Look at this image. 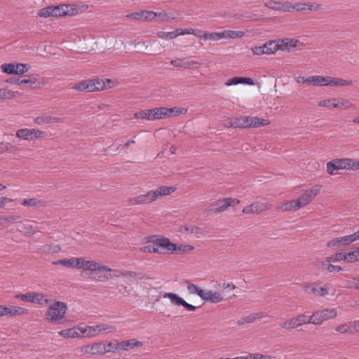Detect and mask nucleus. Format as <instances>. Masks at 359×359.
Returning <instances> with one entry per match:
<instances>
[{"mask_svg":"<svg viewBox=\"0 0 359 359\" xmlns=\"http://www.w3.org/2000/svg\"><path fill=\"white\" fill-rule=\"evenodd\" d=\"M32 129L22 128L19 129L16 132V136L25 140H32Z\"/></svg>","mask_w":359,"mask_h":359,"instance_id":"473e14b6","label":"nucleus"},{"mask_svg":"<svg viewBox=\"0 0 359 359\" xmlns=\"http://www.w3.org/2000/svg\"><path fill=\"white\" fill-rule=\"evenodd\" d=\"M265 6L275 11H282L285 12V2L275 1H269L264 4Z\"/></svg>","mask_w":359,"mask_h":359,"instance_id":"2f4dec72","label":"nucleus"},{"mask_svg":"<svg viewBox=\"0 0 359 359\" xmlns=\"http://www.w3.org/2000/svg\"><path fill=\"white\" fill-rule=\"evenodd\" d=\"M180 231H185L189 232L191 233H199L201 232V229L196 226H182L180 229Z\"/></svg>","mask_w":359,"mask_h":359,"instance_id":"680f3d73","label":"nucleus"},{"mask_svg":"<svg viewBox=\"0 0 359 359\" xmlns=\"http://www.w3.org/2000/svg\"><path fill=\"white\" fill-rule=\"evenodd\" d=\"M320 190V185H314L312 188L309 190H306L304 193H303L297 199V202L299 206V208H303L308 205L314 197L319 193Z\"/></svg>","mask_w":359,"mask_h":359,"instance_id":"39448f33","label":"nucleus"},{"mask_svg":"<svg viewBox=\"0 0 359 359\" xmlns=\"http://www.w3.org/2000/svg\"><path fill=\"white\" fill-rule=\"evenodd\" d=\"M36 83V79L33 75L29 76L27 79H20V85L25 86L27 85L31 88H33L32 86Z\"/></svg>","mask_w":359,"mask_h":359,"instance_id":"338daca9","label":"nucleus"},{"mask_svg":"<svg viewBox=\"0 0 359 359\" xmlns=\"http://www.w3.org/2000/svg\"><path fill=\"white\" fill-rule=\"evenodd\" d=\"M224 34L225 36L224 39L242 38L245 36V32L243 31L225 30L224 31Z\"/></svg>","mask_w":359,"mask_h":359,"instance_id":"a19ab883","label":"nucleus"},{"mask_svg":"<svg viewBox=\"0 0 359 359\" xmlns=\"http://www.w3.org/2000/svg\"><path fill=\"white\" fill-rule=\"evenodd\" d=\"M355 241L353 233L343 237H338L329 241L327 243L328 248L340 247L347 245Z\"/></svg>","mask_w":359,"mask_h":359,"instance_id":"f8f14e48","label":"nucleus"},{"mask_svg":"<svg viewBox=\"0 0 359 359\" xmlns=\"http://www.w3.org/2000/svg\"><path fill=\"white\" fill-rule=\"evenodd\" d=\"M337 312L334 309H325L318 310L313 313L310 316V320H312L313 324L316 325H321L324 321L335 318Z\"/></svg>","mask_w":359,"mask_h":359,"instance_id":"20e7f679","label":"nucleus"},{"mask_svg":"<svg viewBox=\"0 0 359 359\" xmlns=\"http://www.w3.org/2000/svg\"><path fill=\"white\" fill-rule=\"evenodd\" d=\"M15 63H4L1 65L2 72L8 74H14L15 71Z\"/></svg>","mask_w":359,"mask_h":359,"instance_id":"8fccbe9b","label":"nucleus"},{"mask_svg":"<svg viewBox=\"0 0 359 359\" xmlns=\"http://www.w3.org/2000/svg\"><path fill=\"white\" fill-rule=\"evenodd\" d=\"M175 190L176 188L172 187L161 186L155 190L148 191L147 194L130 198L128 200V203L131 205L147 204L155 201L161 196L169 195Z\"/></svg>","mask_w":359,"mask_h":359,"instance_id":"f257e3e1","label":"nucleus"},{"mask_svg":"<svg viewBox=\"0 0 359 359\" xmlns=\"http://www.w3.org/2000/svg\"><path fill=\"white\" fill-rule=\"evenodd\" d=\"M321 269L323 271L329 273H337L342 270V268L339 266L333 265L332 262L325 259L321 264Z\"/></svg>","mask_w":359,"mask_h":359,"instance_id":"393cba45","label":"nucleus"},{"mask_svg":"<svg viewBox=\"0 0 359 359\" xmlns=\"http://www.w3.org/2000/svg\"><path fill=\"white\" fill-rule=\"evenodd\" d=\"M29 69V67L26 65V64H22V63H18V64H15V74H17V75H20V74H22L25 72H27Z\"/></svg>","mask_w":359,"mask_h":359,"instance_id":"4d7b16f0","label":"nucleus"},{"mask_svg":"<svg viewBox=\"0 0 359 359\" xmlns=\"http://www.w3.org/2000/svg\"><path fill=\"white\" fill-rule=\"evenodd\" d=\"M318 105L324 107H330L332 106L334 108L338 109H349L353 104L348 100L346 99H329L320 100Z\"/></svg>","mask_w":359,"mask_h":359,"instance_id":"423d86ee","label":"nucleus"},{"mask_svg":"<svg viewBox=\"0 0 359 359\" xmlns=\"http://www.w3.org/2000/svg\"><path fill=\"white\" fill-rule=\"evenodd\" d=\"M267 46L264 43L262 46H255L251 48V50L255 55H262L264 54L268 55V49L266 48Z\"/></svg>","mask_w":359,"mask_h":359,"instance_id":"3c124183","label":"nucleus"},{"mask_svg":"<svg viewBox=\"0 0 359 359\" xmlns=\"http://www.w3.org/2000/svg\"><path fill=\"white\" fill-rule=\"evenodd\" d=\"M66 15L73 16L78 13V8L74 4H65Z\"/></svg>","mask_w":359,"mask_h":359,"instance_id":"13d9d810","label":"nucleus"},{"mask_svg":"<svg viewBox=\"0 0 359 359\" xmlns=\"http://www.w3.org/2000/svg\"><path fill=\"white\" fill-rule=\"evenodd\" d=\"M269 121L266 119L260 118L257 116H240L235 118L231 121V126L235 128H258L266 126Z\"/></svg>","mask_w":359,"mask_h":359,"instance_id":"f03ea898","label":"nucleus"},{"mask_svg":"<svg viewBox=\"0 0 359 359\" xmlns=\"http://www.w3.org/2000/svg\"><path fill=\"white\" fill-rule=\"evenodd\" d=\"M199 39L204 40H211L214 41H219L225 38L224 31L221 32H203L202 34H195Z\"/></svg>","mask_w":359,"mask_h":359,"instance_id":"412c9836","label":"nucleus"},{"mask_svg":"<svg viewBox=\"0 0 359 359\" xmlns=\"http://www.w3.org/2000/svg\"><path fill=\"white\" fill-rule=\"evenodd\" d=\"M308 288L312 294L319 297L326 296L330 291V287L326 284L321 285L318 283H312Z\"/></svg>","mask_w":359,"mask_h":359,"instance_id":"f3484780","label":"nucleus"},{"mask_svg":"<svg viewBox=\"0 0 359 359\" xmlns=\"http://www.w3.org/2000/svg\"><path fill=\"white\" fill-rule=\"evenodd\" d=\"M267 316V314L264 312H258L252 313L248 316L241 318L238 320L237 323L238 325H243L245 323H252L255 320Z\"/></svg>","mask_w":359,"mask_h":359,"instance_id":"aec40b11","label":"nucleus"},{"mask_svg":"<svg viewBox=\"0 0 359 359\" xmlns=\"http://www.w3.org/2000/svg\"><path fill=\"white\" fill-rule=\"evenodd\" d=\"M255 213L259 214L263 211L269 210L271 208V205L269 203H264L260 202H257L252 203Z\"/></svg>","mask_w":359,"mask_h":359,"instance_id":"4c0bfd02","label":"nucleus"},{"mask_svg":"<svg viewBox=\"0 0 359 359\" xmlns=\"http://www.w3.org/2000/svg\"><path fill=\"white\" fill-rule=\"evenodd\" d=\"M306 9V4L304 3H297L292 4L290 2H285V12H291L293 11H304Z\"/></svg>","mask_w":359,"mask_h":359,"instance_id":"7c9ffc66","label":"nucleus"},{"mask_svg":"<svg viewBox=\"0 0 359 359\" xmlns=\"http://www.w3.org/2000/svg\"><path fill=\"white\" fill-rule=\"evenodd\" d=\"M72 88L79 91H88L92 92L91 80H85L76 85Z\"/></svg>","mask_w":359,"mask_h":359,"instance_id":"c756f323","label":"nucleus"},{"mask_svg":"<svg viewBox=\"0 0 359 359\" xmlns=\"http://www.w3.org/2000/svg\"><path fill=\"white\" fill-rule=\"evenodd\" d=\"M344 254L346 257L345 259L348 262H354L359 260V248L348 253L344 252Z\"/></svg>","mask_w":359,"mask_h":359,"instance_id":"49530a36","label":"nucleus"},{"mask_svg":"<svg viewBox=\"0 0 359 359\" xmlns=\"http://www.w3.org/2000/svg\"><path fill=\"white\" fill-rule=\"evenodd\" d=\"M205 302L211 303H219L223 300L222 295L218 292H213L212 290L205 291L201 298Z\"/></svg>","mask_w":359,"mask_h":359,"instance_id":"a211bd4d","label":"nucleus"},{"mask_svg":"<svg viewBox=\"0 0 359 359\" xmlns=\"http://www.w3.org/2000/svg\"><path fill=\"white\" fill-rule=\"evenodd\" d=\"M97 269H99V264L92 261V260H86L85 264V269L84 270H88L91 271H97Z\"/></svg>","mask_w":359,"mask_h":359,"instance_id":"69168bd1","label":"nucleus"},{"mask_svg":"<svg viewBox=\"0 0 359 359\" xmlns=\"http://www.w3.org/2000/svg\"><path fill=\"white\" fill-rule=\"evenodd\" d=\"M278 209L281 210L282 211H290L299 210L300 208L297 202V200H292L282 203L278 207Z\"/></svg>","mask_w":359,"mask_h":359,"instance_id":"c85d7f7f","label":"nucleus"},{"mask_svg":"<svg viewBox=\"0 0 359 359\" xmlns=\"http://www.w3.org/2000/svg\"><path fill=\"white\" fill-rule=\"evenodd\" d=\"M120 344L118 341H109L107 344H104V354L106 353H119Z\"/></svg>","mask_w":359,"mask_h":359,"instance_id":"cd10ccee","label":"nucleus"},{"mask_svg":"<svg viewBox=\"0 0 359 359\" xmlns=\"http://www.w3.org/2000/svg\"><path fill=\"white\" fill-rule=\"evenodd\" d=\"M136 118L146 119L149 121L161 119L160 107H156L151 109L141 110L134 114Z\"/></svg>","mask_w":359,"mask_h":359,"instance_id":"0eeeda50","label":"nucleus"},{"mask_svg":"<svg viewBox=\"0 0 359 359\" xmlns=\"http://www.w3.org/2000/svg\"><path fill=\"white\" fill-rule=\"evenodd\" d=\"M344 169L343 158H335L327 163V172L331 175H334L337 173V171Z\"/></svg>","mask_w":359,"mask_h":359,"instance_id":"4468645a","label":"nucleus"},{"mask_svg":"<svg viewBox=\"0 0 359 359\" xmlns=\"http://www.w3.org/2000/svg\"><path fill=\"white\" fill-rule=\"evenodd\" d=\"M27 313V310L25 308L19 306H10L8 316H19L22 314H25Z\"/></svg>","mask_w":359,"mask_h":359,"instance_id":"09e8293b","label":"nucleus"},{"mask_svg":"<svg viewBox=\"0 0 359 359\" xmlns=\"http://www.w3.org/2000/svg\"><path fill=\"white\" fill-rule=\"evenodd\" d=\"M268 49V55L273 54L277 50H280L279 41H269L265 43Z\"/></svg>","mask_w":359,"mask_h":359,"instance_id":"79ce46f5","label":"nucleus"},{"mask_svg":"<svg viewBox=\"0 0 359 359\" xmlns=\"http://www.w3.org/2000/svg\"><path fill=\"white\" fill-rule=\"evenodd\" d=\"M67 307L62 302H55L50 304L46 313V318L53 323H59L65 316Z\"/></svg>","mask_w":359,"mask_h":359,"instance_id":"7ed1b4c3","label":"nucleus"},{"mask_svg":"<svg viewBox=\"0 0 359 359\" xmlns=\"http://www.w3.org/2000/svg\"><path fill=\"white\" fill-rule=\"evenodd\" d=\"M239 201L233 199L231 198H226L222 200H219L217 202V208L215 209V212H222L226 210L229 207L234 206L238 203Z\"/></svg>","mask_w":359,"mask_h":359,"instance_id":"2eb2a0df","label":"nucleus"},{"mask_svg":"<svg viewBox=\"0 0 359 359\" xmlns=\"http://www.w3.org/2000/svg\"><path fill=\"white\" fill-rule=\"evenodd\" d=\"M344 287L359 290V276H353L351 279L346 280Z\"/></svg>","mask_w":359,"mask_h":359,"instance_id":"72a5a7b5","label":"nucleus"},{"mask_svg":"<svg viewBox=\"0 0 359 359\" xmlns=\"http://www.w3.org/2000/svg\"><path fill=\"white\" fill-rule=\"evenodd\" d=\"M55 119L56 118L55 117H52L48 115H43V116H37L34 119V122L38 125H41V124L50 123L53 122V121H55Z\"/></svg>","mask_w":359,"mask_h":359,"instance_id":"de8ad7c7","label":"nucleus"},{"mask_svg":"<svg viewBox=\"0 0 359 359\" xmlns=\"http://www.w3.org/2000/svg\"><path fill=\"white\" fill-rule=\"evenodd\" d=\"M15 97V92L6 88L0 89V100L11 99Z\"/></svg>","mask_w":359,"mask_h":359,"instance_id":"6e6d98bb","label":"nucleus"},{"mask_svg":"<svg viewBox=\"0 0 359 359\" xmlns=\"http://www.w3.org/2000/svg\"><path fill=\"white\" fill-rule=\"evenodd\" d=\"M280 327L283 329L292 330L298 327L295 317L288 318L280 323Z\"/></svg>","mask_w":359,"mask_h":359,"instance_id":"e433bc0d","label":"nucleus"},{"mask_svg":"<svg viewBox=\"0 0 359 359\" xmlns=\"http://www.w3.org/2000/svg\"><path fill=\"white\" fill-rule=\"evenodd\" d=\"M39 250L43 254H56L61 251V248L58 245L45 244Z\"/></svg>","mask_w":359,"mask_h":359,"instance_id":"a878e982","label":"nucleus"},{"mask_svg":"<svg viewBox=\"0 0 359 359\" xmlns=\"http://www.w3.org/2000/svg\"><path fill=\"white\" fill-rule=\"evenodd\" d=\"M330 83V86H344L351 85L352 81L331 76Z\"/></svg>","mask_w":359,"mask_h":359,"instance_id":"58836bf2","label":"nucleus"},{"mask_svg":"<svg viewBox=\"0 0 359 359\" xmlns=\"http://www.w3.org/2000/svg\"><path fill=\"white\" fill-rule=\"evenodd\" d=\"M170 64L175 67H180V68H183V69L190 68L195 65H201L198 62L189 60L187 57L176 58L175 60H172L170 61Z\"/></svg>","mask_w":359,"mask_h":359,"instance_id":"dca6fc26","label":"nucleus"},{"mask_svg":"<svg viewBox=\"0 0 359 359\" xmlns=\"http://www.w3.org/2000/svg\"><path fill=\"white\" fill-rule=\"evenodd\" d=\"M298 327L305 324H313L312 320H310V316L308 317L304 314H301L295 317Z\"/></svg>","mask_w":359,"mask_h":359,"instance_id":"864d4df0","label":"nucleus"},{"mask_svg":"<svg viewBox=\"0 0 359 359\" xmlns=\"http://www.w3.org/2000/svg\"><path fill=\"white\" fill-rule=\"evenodd\" d=\"M156 244L158 246V250H160L158 252L160 254L177 252V244L171 243L167 238L157 239Z\"/></svg>","mask_w":359,"mask_h":359,"instance_id":"6e6552de","label":"nucleus"},{"mask_svg":"<svg viewBox=\"0 0 359 359\" xmlns=\"http://www.w3.org/2000/svg\"><path fill=\"white\" fill-rule=\"evenodd\" d=\"M104 344L102 342H94L83 346L81 352L83 354L104 355Z\"/></svg>","mask_w":359,"mask_h":359,"instance_id":"9b49d317","label":"nucleus"},{"mask_svg":"<svg viewBox=\"0 0 359 359\" xmlns=\"http://www.w3.org/2000/svg\"><path fill=\"white\" fill-rule=\"evenodd\" d=\"M345 258L346 257L344 252H337L334 255L326 257L325 259L331 262H336L341 260L346 261Z\"/></svg>","mask_w":359,"mask_h":359,"instance_id":"052dcab7","label":"nucleus"},{"mask_svg":"<svg viewBox=\"0 0 359 359\" xmlns=\"http://www.w3.org/2000/svg\"><path fill=\"white\" fill-rule=\"evenodd\" d=\"M34 292H27L25 294H18L15 296V298L20 299L22 301L32 303L34 301Z\"/></svg>","mask_w":359,"mask_h":359,"instance_id":"5fc2aeb1","label":"nucleus"},{"mask_svg":"<svg viewBox=\"0 0 359 359\" xmlns=\"http://www.w3.org/2000/svg\"><path fill=\"white\" fill-rule=\"evenodd\" d=\"M335 330L341 334H352L351 323L349 324H343L337 326Z\"/></svg>","mask_w":359,"mask_h":359,"instance_id":"bf43d9fd","label":"nucleus"},{"mask_svg":"<svg viewBox=\"0 0 359 359\" xmlns=\"http://www.w3.org/2000/svg\"><path fill=\"white\" fill-rule=\"evenodd\" d=\"M45 202L41 200H38L36 198H31L28 199H24L22 201V205L24 206L30 207H41L44 205Z\"/></svg>","mask_w":359,"mask_h":359,"instance_id":"f704fd0d","label":"nucleus"},{"mask_svg":"<svg viewBox=\"0 0 359 359\" xmlns=\"http://www.w3.org/2000/svg\"><path fill=\"white\" fill-rule=\"evenodd\" d=\"M163 297L170 299L172 304L177 306H182L188 311H194L196 310V306L187 303L175 293L166 292L163 294Z\"/></svg>","mask_w":359,"mask_h":359,"instance_id":"1a4fd4ad","label":"nucleus"},{"mask_svg":"<svg viewBox=\"0 0 359 359\" xmlns=\"http://www.w3.org/2000/svg\"><path fill=\"white\" fill-rule=\"evenodd\" d=\"M344 170H357L359 169V160L344 158Z\"/></svg>","mask_w":359,"mask_h":359,"instance_id":"bb28decb","label":"nucleus"},{"mask_svg":"<svg viewBox=\"0 0 359 359\" xmlns=\"http://www.w3.org/2000/svg\"><path fill=\"white\" fill-rule=\"evenodd\" d=\"M141 252L147 253V252H154V253H158L160 252L159 250H158V246H156V244L153 245H148L143 246L140 248Z\"/></svg>","mask_w":359,"mask_h":359,"instance_id":"e2e57ef3","label":"nucleus"},{"mask_svg":"<svg viewBox=\"0 0 359 359\" xmlns=\"http://www.w3.org/2000/svg\"><path fill=\"white\" fill-rule=\"evenodd\" d=\"M187 283H188L187 290H188L189 294H196L201 298L203 297L205 290L198 287L197 285L194 283H190L189 282H187Z\"/></svg>","mask_w":359,"mask_h":359,"instance_id":"ea45409f","label":"nucleus"},{"mask_svg":"<svg viewBox=\"0 0 359 359\" xmlns=\"http://www.w3.org/2000/svg\"><path fill=\"white\" fill-rule=\"evenodd\" d=\"M316 86H330V80L331 76H316Z\"/></svg>","mask_w":359,"mask_h":359,"instance_id":"a18cd8bd","label":"nucleus"},{"mask_svg":"<svg viewBox=\"0 0 359 359\" xmlns=\"http://www.w3.org/2000/svg\"><path fill=\"white\" fill-rule=\"evenodd\" d=\"M160 111L162 119L168 117L175 116L180 114H182L187 112V109L184 108L177 107L172 108L160 107Z\"/></svg>","mask_w":359,"mask_h":359,"instance_id":"ddd939ff","label":"nucleus"},{"mask_svg":"<svg viewBox=\"0 0 359 359\" xmlns=\"http://www.w3.org/2000/svg\"><path fill=\"white\" fill-rule=\"evenodd\" d=\"M86 259L82 257H75L74 269H85Z\"/></svg>","mask_w":359,"mask_h":359,"instance_id":"774afa93","label":"nucleus"},{"mask_svg":"<svg viewBox=\"0 0 359 359\" xmlns=\"http://www.w3.org/2000/svg\"><path fill=\"white\" fill-rule=\"evenodd\" d=\"M280 50H289L297 46L299 41L295 39H284L278 40Z\"/></svg>","mask_w":359,"mask_h":359,"instance_id":"5701e85b","label":"nucleus"},{"mask_svg":"<svg viewBox=\"0 0 359 359\" xmlns=\"http://www.w3.org/2000/svg\"><path fill=\"white\" fill-rule=\"evenodd\" d=\"M226 86H235L238 84H247L250 86H252L255 84L254 81L251 78L248 77H233L229 79L226 82Z\"/></svg>","mask_w":359,"mask_h":359,"instance_id":"4be33fe9","label":"nucleus"},{"mask_svg":"<svg viewBox=\"0 0 359 359\" xmlns=\"http://www.w3.org/2000/svg\"><path fill=\"white\" fill-rule=\"evenodd\" d=\"M92 86V92L102 90L105 88L104 83L100 79H90Z\"/></svg>","mask_w":359,"mask_h":359,"instance_id":"603ef678","label":"nucleus"},{"mask_svg":"<svg viewBox=\"0 0 359 359\" xmlns=\"http://www.w3.org/2000/svg\"><path fill=\"white\" fill-rule=\"evenodd\" d=\"M120 344V352L121 351H127L135 347H141L142 346V342L135 339H131L126 341H119Z\"/></svg>","mask_w":359,"mask_h":359,"instance_id":"6ab92c4d","label":"nucleus"},{"mask_svg":"<svg viewBox=\"0 0 359 359\" xmlns=\"http://www.w3.org/2000/svg\"><path fill=\"white\" fill-rule=\"evenodd\" d=\"M34 296L32 303H36L41 306L48 304L50 301L47 298H45V296L42 293L34 292Z\"/></svg>","mask_w":359,"mask_h":359,"instance_id":"c03bdc74","label":"nucleus"},{"mask_svg":"<svg viewBox=\"0 0 359 359\" xmlns=\"http://www.w3.org/2000/svg\"><path fill=\"white\" fill-rule=\"evenodd\" d=\"M81 332L83 334H86L90 336H95V333L100 332H111L116 330V327L111 325L103 324V325H97L93 327H87L84 329H80Z\"/></svg>","mask_w":359,"mask_h":359,"instance_id":"9d476101","label":"nucleus"},{"mask_svg":"<svg viewBox=\"0 0 359 359\" xmlns=\"http://www.w3.org/2000/svg\"><path fill=\"white\" fill-rule=\"evenodd\" d=\"M53 6H48L41 8L38 12V15L42 18L54 17Z\"/></svg>","mask_w":359,"mask_h":359,"instance_id":"37998d69","label":"nucleus"},{"mask_svg":"<svg viewBox=\"0 0 359 359\" xmlns=\"http://www.w3.org/2000/svg\"><path fill=\"white\" fill-rule=\"evenodd\" d=\"M18 231L25 236L34 234L37 231V227L30 224L20 223L18 225Z\"/></svg>","mask_w":359,"mask_h":359,"instance_id":"b1692460","label":"nucleus"},{"mask_svg":"<svg viewBox=\"0 0 359 359\" xmlns=\"http://www.w3.org/2000/svg\"><path fill=\"white\" fill-rule=\"evenodd\" d=\"M54 9V17H62L66 16L65 10V4H60L57 6H53Z\"/></svg>","mask_w":359,"mask_h":359,"instance_id":"0e129e2a","label":"nucleus"},{"mask_svg":"<svg viewBox=\"0 0 359 359\" xmlns=\"http://www.w3.org/2000/svg\"><path fill=\"white\" fill-rule=\"evenodd\" d=\"M59 334L65 338H76L80 337L75 328L62 330L59 332Z\"/></svg>","mask_w":359,"mask_h":359,"instance_id":"c9c22d12","label":"nucleus"}]
</instances>
